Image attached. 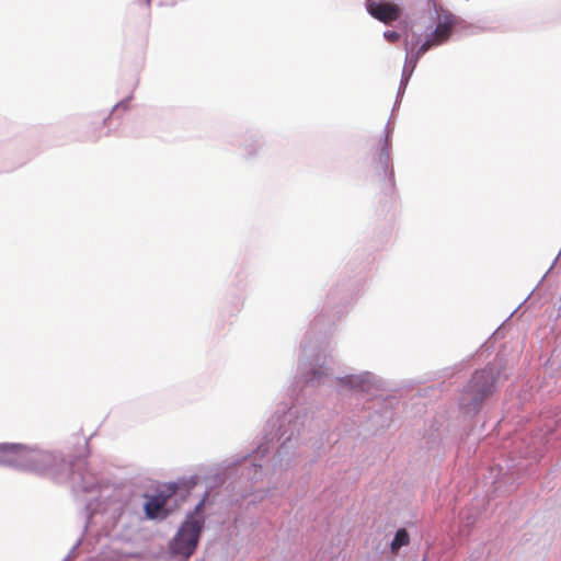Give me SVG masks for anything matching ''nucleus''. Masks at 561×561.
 <instances>
[{
  "mask_svg": "<svg viewBox=\"0 0 561 561\" xmlns=\"http://www.w3.org/2000/svg\"><path fill=\"white\" fill-rule=\"evenodd\" d=\"M380 148L378 152V162L377 170L380 175L386 179V191L393 192L394 190V179L393 171L389 169L390 156H389V145L388 139L385 138L379 141Z\"/></svg>",
  "mask_w": 561,
  "mask_h": 561,
  "instance_id": "nucleus-5",
  "label": "nucleus"
},
{
  "mask_svg": "<svg viewBox=\"0 0 561 561\" xmlns=\"http://www.w3.org/2000/svg\"><path fill=\"white\" fill-rule=\"evenodd\" d=\"M437 45L431 37L427 38L415 51V54L411 57V61L413 66L417 62V60L433 46Z\"/></svg>",
  "mask_w": 561,
  "mask_h": 561,
  "instance_id": "nucleus-9",
  "label": "nucleus"
},
{
  "mask_svg": "<svg viewBox=\"0 0 561 561\" xmlns=\"http://www.w3.org/2000/svg\"><path fill=\"white\" fill-rule=\"evenodd\" d=\"M358 380H359L358 376H356V377L350 376V377L341 379V383L344 386L354 387V386H357Z\"/></svg>",
  "mask_w": 561,
  "mask_h": 561,
  "instance_id": "nucleus-10",
  "label": "nucleus"
},
{
  "mask_svg": "<svg viewBox=\"0 0 561 561\" xmlns=\"http://www.w3.org/2000/svg\"><path fill=\"white\" fill-rule=\"evenodd\" d=\"M495 377L492 368L477 370L462 391L460 404L468 411H477L483 400L492 394Z\"/></svg>",
  "mask_w": 561,
  "mask_h": 561,
  "instance_id": "nucleus-2",
  "label": "nucleus"
},
{
  "mask_svg": "<svg viewBox=\"0 0 561 561\" xmlns=\"http://www.w3.org/2000/svg\"><path fill=\"white\" fill-rule=\"evenodd\" d=\"M454 25H455V22L451 19L446 18V20L444 22H440L437 24L431 38L437 45L445 43L450 37Z\"/></svg>",
  "mask_w": 561,
  "mask_h": 561,
  "instance_id": "nucleus-7",
  "label": "nucleus"
},
{
  "mask_svg": "<svg viewBox=\"0 0 561 561\" xmlns=\"http://www.w3.org/2000/svg\"><path fill=\"white\" fill-rule=\"evenodd\" d=\"M51 456L46 453L31 450L22 445L0 444V463L22 465L25 461L48 463Z\"/></svg>",
  "mask_w": 561,
  "mask_h": 561,
  "instance_id": "nucleus-3",
  "label": "nucleus"
},
{
  "mask_svg": "<svg viewBox=\"0 0 561 561\" xmlns=\"http://www.w3.org/2000/svg\"><path fill=\"white\" fill-rule=\"evenodd\" d=\"M427 1H428V3H433V4H434V1H435V0H427Z\"/></svg>",
  "mask_w": 561,
  "mask_h": 561,
  "instance_id": "nucleus-12",
  "label": "nucleus"
},
{
  "mask_svg": "<svg viewBox=\"0 0 561 561\" xmlns=\"http://www.w3.org/2000/svg\"><path fill=\"white\" fill-rule=\"evenodd\" d=\"M206 496L196 505L194 512L182 524L173 538L170 550L174 557L188 559L195 551L204 525L203 508Z\"/></svg>",
  "mask_w": 561,
  "mask_h": 561,
  "instance_id": "nucleus-1",
  "label": "nucleus"
},
{
  "mask_svg": "<svg viewBox=\"0 0 561 561\" xmlns=\"http://www.w3.org/2000/svg\"><path fill=\"white\" fill-rule=\"evenodd\" d=\"M368 12L375 19L386 24L398 20L400 16V8L390 2H370L368 4Z\"/></svg>",
  "mask_w": 561,
  "mask_h": 561,
  "instance_id": "nucleus-6",
  "label": "nucleus"
},
{
  "mask_svg": "<svg viewBox=\"0 0 561 561\" xmlns=\"http://www.w3.org/2000/svg\"><path fill=\"white\" fill-rule=\"evenodd\" d=\"M410 541L409 534L405 529H399L391 542L392 552H397L401 547L407 546Z\"/></svg>",
  "mask_w": 561,
  "mask_h": 561,
  "instance_id": "nucleus-8",
  "label": "nucleus"
},
{
  "mask_svg": "<svg viewBox=\"0 0 561 561\" xmlns=\"http://www.w3.org/2000/svg\"><path fill=\"white\" fill-rule=\"evenodd\" d=\"M385 36L390 41V42H396L399 39V34L397 32H387L385 33Z\"/></svg>",
  "mask_w": 561,
  "mask_h": 561,
  "instance_id": "nucleus-11",
  "label": "nucleus"
},
{
  "mask_svg": "<svg viewBox=\"0 0 561 561\" xmlns=\"http://www.w3.org/2000/svg\"><path fill=\"white\" fill-rule=\"evenodd\" d=\"M178 485L175 483H170L164 485L158 494L152 496H147V501L145 503V513L146 516L150 519L154 518H164L168 515V511L164 508L168 501L176 493Z\"/></svg>",
  "mask_w": 561,
  "mask_h": 561,
  "instance_id": "nucleus-4",
  "label": "nucleus"
}]
</instances>
